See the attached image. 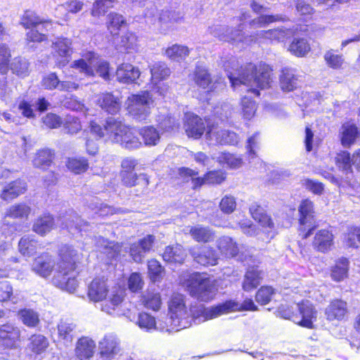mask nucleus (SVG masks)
<instances>
[{"label":"nucleus","mask_w":360,"mask_h":360,"mask_svg":"<svg viewBox=\"0 0 360 360\" xmlns=\"http://www.w3.org/2000/svg\"><path fill=\"white\" fill-rule=\"evenodd\" d=\"M119 345L118 340L115 335H105L98 344L101 356L107 360L112 359L120 352Z\"/></svg>","instance_id":"obj_14"},{"label":"nucleus","mask_w":360,"mask_h":360,"mask_svg":"<svg viewBox=\"0 0 360 360\" xmlns=\"http://www.w3.org/2000/svg\"><path fill=\"white\" fill-rule=\"evenodd\" d=\"M115 2L117 0H96L91 11V15L96 18L104 15Z\"/></svg>","instance_id":"obj_50"},{"label":"nucleus","mask_w":360,"mask_h":360,"mask_svg":"<svg viewBox=\"0 0 360 360\" xmlns=\"http://www.w3.org/2000/svg\"><path fill=\"white\" fill-rule=\"evenodd\" d=\"M19 251L24 256H30L36 251L37 243L29 236L22 237L18 243Z\"/></svg>","instance_id":"obj_55"},{"label":"nucleus","mask_w":360,"mask_h":360,"mask_svg":"<svg viewBox=\"0 0 360 360\" xmlns=\"http://www.w3.org/2000/svg\"><path fill=\"white\" fill-rule=\"evenodd\" d=\"M57 262L51 255L44 253L36 257L32 263V269L39 276L47 278L51 276Z\"/></svg>","instance_id":"obj_11"},{"label":"nucleus","mask_w":360,"mask_h":360,"mask_svg":"<svg viewBox=\"0 0 360 360\" xmlns=\"http://www.w3.org/2000/svg\"><path fill=\"white\" fill-rule=\"evenodd\" d=\"M357 127L352 124L346 123L341 127V143L344 147H349L359 136Z\"/></svg>","instance_id":"obj_35"},{"label":"nucleus","mask_w":360,"mask_h":360,"mask_svg":"<svg viewBox=\"0 0 360 360\" xmlns=\"http://www.w3.org/2000/svg\"><path fill=\"white\" fill-rule=\"evenodd\" d=\"M11 57V51L5 44H0V72L6 74L8 70V62Z\"/></svg>","instance_id":"obj_59"},{"label":"nucleus","mask_w":360,"mask_h":360,"mask_svg":"<svg viewBox=\"0 0 360 360\" xmlns=\"http://www.w3.org/2000/svg\"><path fill=\"white\" fill-rule=\"evenodd\" d=\"M299 85L298 77L292 70L285 68L280 75V86L285 92H290L297 89Z\"/></svg>","instance_id":"obj_31"},{"label":"nucleus","mask_w":360,"mask_h":360,"mask_svg":"<svg viewBox=\"0 0 360 360\" xmlns=\"http://www.w3.org/2000/svg\"><path fill=\"white\" fill-rule=\"evenodd\" d=\"M184 286L192 297L202 302L212 300L217 291L214 281L200 273L190 274Z\"/></svg>","instance_id":"obj_3"},{"label":"nucleus","mask_w":360,"mask_h":360,"mask_svg":"<svg viewBox=\"0 0 360 360\" xmlns=\"http://www.w3.org/2000/svg\"><path fill=\"white\" fill-rule=\"evenodd\" d=\"M138 68L129 63H122L117 69L116 76L119 82L129 84L135 82L140 76Z\"/></svg>","instance_id":"obj_22"},{"label":"nucleus","mask_w":360,"mask_h":360,"mask_svg":"<svg viewBox=\"0 0 360 360\" xmlns=\"http://www.w3.org/2000/svg\"><path fill=\"white\" fill-rule=\"evenodd\" d=\"M188 231L192 238L198 243H210L215 236L214 231L212 229L200 224L188 226Z\"/></svg>","instance_id":"obj_21"},{"label":"nucleus","mask_w":360,"mask_h":360,"mask_svg":"<svg viewBox=\"0 0 360 360\" xmlns=\"http://www.w3.org/2000/svg\"><path fill=\"white\" fill-rule=\"evenodd\" d=\"M49 345L47 338L42 335L38 334L31 336L28 347L34 353L39 354L46 351Z\"/></svg>","instance_id":"obj_44"},{"label":"nucleus","mask_w":360,"mask_h":360,"mask_svg":"<svg viewBox=\"0 0 360 360\" xmlns=\"http://www.w3.org/2000/svg\"><path fill=\"white\" fill-rule=\"evenodd\" d=\"M108 286L104 278H96L89 284L88 297L93 302H100L106 298Z\"/></svg>","instance_id":"obj_16"},{"label":"nucleus","mask_w":360,"mask_h":360,"mask_svg":"<svg viewBox=\"0 0 360 360\" xmlns=\"http://www.w3.org/2000/svg\"><path fill=\"white\" fill-rule=\"evenodd\" d=\"M82 257V253L78 252L72 245L61 246L52 280L55 285L70 292L76 289L77 282L72 274Z\"/></svg>","instance_id":"obj_1"},{"label":"nucleus","mask_w":360,"mask_h":360,"mask_svg":"<svg viewBox=\"0 0 360 360\" xmlns=\"http://www.w3.org/2000/svg\"><path fill=\"white\" fill-rule=\"evenodd\" d=\"M190 253L193 259L200 265L214 266L218 263V255L212 248L205 247L201 248L200 251H196L195 248H191Z\"/></svg>","instance_id":"obj_15"},{"label":"nucleus","mask_w":360,"mask_h":360,"mask_svg":"<svg viewBox=\"0 0 360 360\" xmlns=\"http://www.w3.org/2000/svg\"><path fill=\"white\" fill-rule=\"evenodd\" d=\"M91 131L99 138L106 137L112 142H117L121 140L122 133L126 130V126L122 121L112 117H108L103 127L94 122L90 124Z\"/></svg>","instance_id":"obj_7"},{"label":"nucleus","mask_w":360,"mask_h":360,"mask_svg":"<svg viewBox=\"0 0 360 360\" xmlns=\"http://www.w3.org/2000/svg\"><path fill=\"white\" fill-rule=\"evenodd\" d=\"M238 304L231 301L210 308H205L202 305L193 306L188 311L191 322H204L208 319L216 318L223 314L236 310Z\"/></svg>","instance_id":"obj_5"},{"label":"nucleus","mask_w":360,"mask_h":360,"mask_svg":"<svg viewBox=\"0 0 360 360\" xmlns=\"http://www.w3.org/2000/svg\"><path fill=\"white\" fill-rule=\"evenodd\" d=\"M153 101L148 91L131 94L126 101L129 115L137 121L146 120L150 113Z\"/></svg>","instance_id":"obj_4"},{"label":"nucleus","mask_w":360,"mask_h":360,"mask_svg":"<svg viewBox=\"0 0 360 360\" xmlns=\"http://www.w3.org/2000/svg\"><path fill=\"white\" fill-rule=\"evenodd\" d=\"M216 245L221 254L227 257H236L239 251L236 242L227 236L219 238L216 241Z\"/></svg>","instance_id":"obj_25"},{"label":"nucleus","mask_w":360,"mask_h":360,"mask_svg":"<svg viewBox=\"0 0 360 360\" xmlns=\"http://www.w3.org/2000/svg\"><path fill=\"white\" fill-rule=\"evenodd\" d=\"M55 51L61 57H68L72 53V41L68 38H60L53 44Z\"/></svg>","instance_id":"obj_53"},{"label":"nucleus","mask_w":360,"mask_h":360,"mask_svg":"<svg viewBox=\"0 0 360 360\" xmlns=\"http://www.w3.org/2000/svg\"><path fill=\"white\" fill-rule=\"evenodd\" d=\"M108 19L107 26L108 30L112 34H115L116 32L125 24V20L123 16L116 13H110L108 15Z\"/></svg>","instance_id":"obj_57"},{"label":"nucleus","mask_w":360,"mask_h":360,"mask_svg":"<svg viewBox=\"0 0 360 360\" xmlns=\"http://www.w3.org/2000/svg\"><path fill=\"white\" fill-rule=\"evenodd\" d=\"M10 68L13 73L20 77H25L29 75L30 63L25 58H15L11 62Z\"/></svg>","instance_id":"obj_48"},{"label":"nucleus","mask_w":360,"mask_h":360,"mask_svg":"<svg viewBox=\"0 0 360 360\" xmlns=\"http://www.w3.org/2000/svg\"><path fill=\"white\" fill-rule=\"evenodd\" d=\"M30 212V207L25 204L11 206L6 212V216L12 218L27 217Z\"/></svg>","instance_id":"obj_58"},{"label":"nucleus","mask_w":360,"mask_h":360,"mask_svg":"<svg viewBox=\"0 0 360 360\" xmlns=\"http://www.w3.org/2000/svg\"><path fill=\"white\" fill-rule=\"evenodd\" d=\"M142 301L145 307L154 311L159 310L162 304L160 294L149 291L143 295Z\"/></svg>","instance_id":"obj_54"},{"label":"nucleus","mask_w":360,"mask_h":360,"mask_svg":"<svg viewBox=\"0 0 360 360\" xmlns=\"http://www.w3.org/2000/svg\"><path fill=\"white\" fill-rule=\"evenodd\" d=\"M193 81L199 87L210 91H214L217 85L220 84L218 80L213 82L208 70L201 65L196 66L193 72Z\"/></svg>","instance_id":"obj_12"},{"label":"nucleus","mask_w":360,"mask_h":360,"mask_svg":"<svg viewBox=\"0 0 360 360\" xmlns=\"http://www.w3.org/2000/svg\"><path fill=\"white\" fill-rule=\"evenodd\" d=\"M349 261L345 257L338 259L331 269V278L335 281H342L347 276Z\"/></svg>","instance_id":"obj_39"},{"label":"nucleus","mask_w":360,"mask_h":360,"mask_svg":"<svg viewBox=\"0 0 360 360\" xmlns=\"http://www.w3.org/2000/svg\"><path fill=\"white\" fill-rule=\"evenodd\" d=\"M20 319L27 327L34 328L39 323V314L32 309H22L18 313Z\"/></svg>","instance_id":"obj_51"},{"label":"nucleus","mask_w":360,"mask_h":360,"mask_svg":"<svg viewBox=\"0 0 360 360\" xmlns=\"http://www.w3.org/2000/svg\"><path fill=\"white\" fill-rule=\"evenodd\" d=\"M186 257V250L180 245L167 246L165 248L162 253V258L164 261L169 263L182 264Z\"/></svg>","instance_id":"obj_27"},{"label":"nucleus","mask_w":360,"mask_h":360,"mask_svg":"<svg viewBox=\"0 0 360 360\" xmlns=\"http://www.w3.org/2000/svg\"><path fill=\"white\" fill-rule=\"evenodd\" d=\"M97 103L103 110L111 115L118 113L122 105L120 98L110 93L101 95Z\"/></svg>","instance_id":"obj_20"},{"label":"nucleus","mask_w":360,"mask_h":360,"mask_svg":"<svg viewBox=\"0 0 360 360\" xmlns=\"http://www.w3.org/2000/svg\"><path fill=\"white\" fill-rule=\"evenodd\" d=\"M75 328L76 326L72 322L61 321L58 326V338L68 343L71 342L73 340Z\"/></svg>","instance_id":"obj_45"},{"label":"nucleus","mask_w":360,"mask_h":360,"mask_svg":"<svg viewBox=\"0 0 360 360\" xmlns=\"http://www.w3.org/2000/svg\"><path fill=\"white\" fill-rule=\"evenodd\" d=\"M169 309L172 314V324L179 331L191 326V319L186 307L184 297L181 294L172 295L169 303Z\"/></svg>","instance_id":"obj_6"},{"label":"nucleus","mask_w":360,"mask_h":360,"mask_svg":"<svg viewBox=\"0 0 360 360\" xmlns=\"http://www.w3.org/2000/svg\"><path fill=\"white\" fill-rule=\"evenodd\" d=\"M53 157V152L49 148L39 150L32 160L33 165L35 167L44 169L51 165Z\"/></svg>","instance_id":"obj_36"},{"label":"nucleus","mask_w":360,"mask_h":360,"mask_svg":"<svg viewBox=\"0 0 360 360\" xmlns=\"http://www.w3.org/2000/svg\"><path fill=\"white\" fill-rule=\"evenodd\" d=\"M333 244V236L330 231L326 229L320 230L316 233L313 241L314 248L322 252L330 250Z\"/></svg>","instance_id":"obj_29"},{"label":"nucleus","mask_w":360,"mask_h":360,"mask_svg":"<svg viewBox=\"0 0 360 360\" xmlns=\"http://www.w3.org/2000/svg\"><path fill=\"white\" fill-rule=\"evenodd\" d=\"M184 129L188 137L198 139L205 131V123L199 116L186 113L184 117Z\"/></svg>","instance_id":"obj_10"},{"label":"nucleus","mask_w":360,"mask_h":360,"mask_svg":"<svg viewBox=\"0 0 360 360\" xmlns=\"http://www.w3.org/2000/svg\"><path fill=\"white\" fill-rule=\"evenodd\" d=\"M20 330L12 323H5L0 326V345L6 348H13L20 340Z\"/></svg>","instance_id":"obj_13"},{"label":"nucleus","mask_w":360,"mask_h":360,"mask_svg":"<svg viewBox=\"0 0 360 360\" xmlns=\"http://www.w3.org/2000/svg\"><path fill=\"white\" fill-rule=\"evenodd\" d=\"M148 269L150 278L153 282L160 281L162 278L164 269L156 259L148 261Z\"/></svg>","instance_id":"obj_56"},{"label":"nucleus","mask_w":360,"mask_h":360,"mask_svg":"<svg viewBox=\"0 0 360 360\" xmlns=\"http://www.w3.org/2000/svg\"><path fill=\"white\" fill-rule=\"evenodd\" d=\"M250 212L252 218L257 221L263 227L271 229L274 226L272 219L266 214L264 209L257 203L254 202L250 205Z\"/></svg>","instance_id":"obj_34"},{"label":"nucleus","mask_w":360,"mask_h":360,"mask_svg":"<svg viewBox=\"0 0 360 360\" xmlns=\"http://www.w3.org/2000/svg\"><path fill=\"white\" fill-rule=\"evenodd\" d=\"M120 138L121 140H119L117 143H120L127 149H136L141 146V142L139 141V139L127 127L124 132L122 133Z\"/></svg>","instance_id":"obj_43"},{"label":"nucleus","mask_w":360,"mask_h":360,"mask_svg":"<svg viewBox=\"0 0 360 360\" xmlns=\"http://www.w3.org/2000/svg\"><path fill=\"white\" fill-rule=\"evenodd\" d=\"M298 311L297 316H292V321L302 327L312 329L314 322L316 321L317 311L309 300L302 301L296 305Z\"/></svg>","instance_id":"obj_8"},{"label":"nucleus","mask_w":360,"mask_h":360,"mask_svg":"<svg viewBox=\"0 0 360 360\" xmlns=\"http://www.w3.org/2000/svg\"><path fill=\"white\" fill-rule=\"evenodd\" d=\"M243 116L245 119L252 118L256 112V103L248 97H244L241 101Z\"/></svg>","instance_id":"obj_62"},{"label":"nucleus","mask_w":360,"mask_h":360,"mask_svg":"<svg viewBox=\"0 0 360 360\" xmlns=\"http://www.w3.org/2000/svg\"><path fill=\"white\" fill-rule=\"evenodd\" d=\"M20 25L25 28L37 27L40 25L44 27L48 30L51 27V24L49 21H43L37 15L35 12L27 10L25 11L20 18Z\"/></svg>","instance_id":"obj_28"},{"label":"nucleus","mask_w":360,"mask_h":360,"mask_svg":"<svg viewBox=\"0 0 360 360\" xmlns=\"http://www.w3.org/2000/svg\"><path fill=\"white\" fill-rule=\"evenodd\" d=\"M62 224L69 232L72 233L75 230L81 231L84 226L88 223L82 219L76 213H71L62 217Z\"/></svg>","instance_id":"obj_40"},{"label":"nucleus","mask_w":360,"mask_h":360,"mask_svg":"<svg viewBox=\"0 0 360 360\" xmlns=\"http://www.w3.org/2000/svg\"><path fill=\"white\" fill-rule=\"evenodd\" d=\"M292 31L290 29L277 28L269 30H262L257 32V38H264L271 41H284L291 37Z\"/></svg>","instance_id":"obj_33"},{"label":"nucleus","mask_w":360,"mask_h":360,"mask_svg":"<svg viewBox=\"0 0 360 360\" xmlns=\"http://www.w3.org/2000/svg\"><path fill=\"white\" fill-rule=\"evenodd\" d=\"M271 71L267 65H260L259 68H256L255 65L250 63L227 75L233 89L243 84L263 89L269 86L271 82Z\"/></svg>","instance_id":"obj_2"},{"label":"nucleus","mask_w":360,"mask_h":360,"mask_svg":"<svg viewBox=\"0 0 360 360\" xmlns=\"http://www.w3.org/2000/svg\"><path fill=\"white\" fill-rule=\"evenodd\" d=\"M210 32L214 37H218L220 40L223 41H240V30H236L233 32L232 30L226 25H215L210 28Z\"/></svg>","instance_id":"obj_30"},{"label":"nucleus","mask_w":360,"mask_h":360,"mask_svg":"<svg viewBox=\"0 0 360 360\" xmlns=\"http://www.w3.org/2000/svg\"><path fill=\"white\" fill-rule=\"evenodd\" d=\"M96 344L91 339L83 337L76 344L75 355L80 360H89L94 354Z\"/></svg>","instance_id":"obj_24"},{"label":"nucleus","mask_w":360,"mask_h":360,"mask_svg":"<svg viewBox=\"0 0 360 360\" xmlns=\"http://www.w3.org/2000/svg\"><path fill=\"white\" fill-rule=\"evenodd\" d=\"M262 279V271L258 267H250L245 276L243 282V289L245 291H251L260 284Z\"/></svg>","instance_id":"obj_26"},{"label":"nucleus","mask_w":360,"mask_h":360,"mask_svg":"<svg viewBox=\"0 0 360 360\" xmlns=\"http://www.w3.org/2000/svg\"><path fill=\"white\" fill-rule=\"evenodd\" d=\"M348 313L346 302L342 300H334L326 308L325 314L329 321L342 320Z\"/></svg>","instance_id":"obj_19"},{"label":"nucleus","mask_w":360,"mask_h":360,"mask_svg":"<svg viewBox=\"0 0 360 360\" xmlns=\"http://www.w3.org/2000/svg\"><path fill=\"white\" fill-rule=\"evenodd\" d=\"M123 300L124 292L122 290H113L102 304L101 310L108 314L119 315Z\"/></svg>","instance_id":"obj_18"},{"label":"nucleus","mask_w":360,"mask_h":360,"mask_svg":"<svg viewBox=\"0 0 360 360\" xmlns=\"http://www.w3.org/2000/svg\"><path fill=\"white\" fill-rule=\"evenodd\" d=\"M128 288L132 292H137L142 290L144 281L139 273H132L128 278Z\"/></svg>","instance_id":"obj_61"},{"label":"nucleus","mask_w":360,"mask_h":360,"mask_svg":"<svg viewBox=\"0 0 360 360\" xmlns=\"http://www.w3.org/2000/svg\"><path fill=\"white\" fill-rule=\"evenodd\" d=\"M206 137L220 144L234 145L238 141V136L235 132L218 128L210 129L206 134Z\"/></svg>","instance_id":"obj_17"},{"label":"nucleus","mask_w":360,"mask_h":360,"mask_svg":"<svg viewBox=\"0 0 360 360\" xmlns=\"http://www.w3.org/2000/svg\"><path fill=\"white\" fill-rule=\"evenodd\" d=\"M220 210L225 214L232 213L236 207V199L232 195H225L219 203Z\"/></svg>","instance_id":"obj_64"},{"label":"nucleus","mask_w":360,"mask_h":360,"mask_svg":"<svg viewBox=\"0 0 360 360\" xmlns=\"http://www.w3.org/2000/svg\"><path fill=\"white\" fill-rule=\"evenodd\" d=\"M54 221L51 215H44L37 218L33 224L32 230L44 236L50 232L53 228Z\"/></svg>","instance_id":"obj_37"},{"label":"nucleus","mask_w":360,"mask_h":360,"mask_svg":"<svg viewBox=\"0 0 360 360\" xmlns=\"http://www.w3.org/2000/svg\"><path fill=\"white\" fill-rule=\"evenodd\" d=\"M96 54L94 52L86 53L83 58L75 60L71 67L77 69L81 73H84L86 76H94V70L93 66L96 60Z\"/></svg>","instance_id":"obj_23"},{"label":"nucleus","mask_w":360,"mask_h":360,"mask_svg":"<svg viewBox=\"0 0 360 360\" xmlns=\"http://www.w3.org/2000/svg\"><path fill=\"white\" fill-rule=\"evenodd\" d=\"M310 45L304 38H295L289 46L288 50L295 56L303 57L310 51Z\"/></svg>","instance_id":"obj_41"},{"label":"nucleus","mask_w":360,"mask_h":360,"mask_svg":"<svg viewBox=\"0 0 360 360\" xmlns=\"http://www.w3.org/2000/svg\"><path fill=\"white\" fill-rule=\"evenodd\" d=\"M189 53L190 50L187 46L179 44H174L165 50L167 57L176 61L184 60Z\"/></svg>","instance_id":"obj_42"},{"label":"nucleus","mask_w":360,"mask_h":360,"mask_svg":"<svg viewBox=\"0 0 360 360\" xmlns=\"http://www.w3.org/2000/svg\"><path fill=\"white\" fill-rule=\"evenodd\" d=\"M335 164L344 174L347 176L352 173V161L347 151L338 153L335 157Z\"/></svg>","instance_id":"obj_38"},{"label":"nucleus","mask_w":360,"mask_h":360,"mask_svg":"<svg viewBox=\"0 0 360 360\" xmlns=\"http://www.w3.org/2000/svg\"><path fill=\"white\" fill-rule=\"evenodd\" d=\"M326 65L330 68L339 70L343 68L345 58L342 54H338L333 49L327 51L323 56Z\"/></svg>","instance_id":"obj_46"},{"label":"nucleus","mask_w":360,"mask_h":360,"mask_svg":"<svg viewBox=\"0 0 360 360\" xmlns=\"http://www.w3.org/2000/svg\"><path fill=\"white\" fill-rule=\"evenodd\" d=\"M150 73L152 80L157 82L166 79L171 72L165 63L158 62L150 67Z\"/></svg>","instance_id":"obj_49"},{"label":"nucleus","mask_w":360,"mask_h":360,"mask_svg":"<svg viewBox=\"0 0 360 360\" xmlns=\"http://www.w3.org/2000/svg\"><path fill=\"white\" fill-rule=\"evenodd\" d=\"M66 166L71 172L75 174H81L86 172L89 167V163L84 158H68Z\"/></svg>","instance_id":"obj_52"},{"label":"nucleus","mask_w":360,"mask_h":360,"mask_svg":"<svg viewBox=\"0 0 360 360\" xmlns=\"http://www.w3.org/2000/svg\"><path fill=\"white\" fill-rule=\"evenodd\" d=\"M26 191L25 183L18 179L8 184L1 193V198L5 200H12Z\"/></svg>","instance_id":"obj_32"},{"label":"nucleus","mask_w":360,"mask_h":360,"mask_svg":"<svg viewBox=\"0 0 360 360\" xmlns=\"http://www.w3.org/2000/svg\"><path fill=\"white\" fill-rule=\"evenodd\" d=\"M44 27L41 25L37 27H32V29L27 33V39L30 41L41 42L46 39V36L43 33Z\"/></svg>","instance_id":"obj_63"},{"label":"nucleus","mask_w":360,"mask_h":360,"mask_svg":"<svg viewBox=\"0 0 360 360\" xmlns=\"http://www.w3.org/2000/svg\"><path fill=\"white\" fill-rule=\"evenodd\" d=\"M146 146H155L160 140V134L153 127H145L139 130Z\"/></svg>","instance_id":"obj_47"},{"label":"nucleus","mask_w":360,"mask_h":360,"mask_svg":"<svg viewBox=\"0 0 360 360\" xmlns=\"http://www.w3.org/2000/svg\"><path fill=\"white\" fill-rule=\"evenodd\" d=\"M274 294V290L270 286H262L257 292L255 295L256 301L261 304H268Z\"/></svg>","instance_id":"obj_60"},{"label":"nucleus","mask_w":360,"mask_h":360,"mask_svg":"<svg viewBox=\"0 0 360 360\" xmlns=\"http://www.w3.org/2000/svg\"><path fill=\"white\" fill-rule=\"evenodd\" d=\"M299 213L300 231L304 232L307 230V232L302 235L303 238H307L317 226L314 215L313 202L308 199L302 201L299 207Z\"/></svg>","instance_id":"obj_9"}]
</instances>
